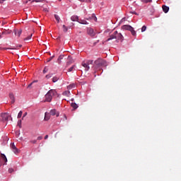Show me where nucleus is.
Segmentation results:
<instances>
[{"label": "nucleus", "mask_w": 181, "mask_h": 181, "mask_svg": "<svg viewBox=\"0 0 181 181\" xmlns=\"http://www.w3.org/2000/svg\"><path fill=\"white\" fill-rule=\"evenodd\" d=\"M58 93L55 89H50L45 95V102L50 103L53 99V96H57Z\"/></svg>", "instance_id": "obj_1"}, {"label": "nucleus", "mask_w": 181, "mask_h": 181, "mask_svg": "<svg viewBox=\"0 0 181 181\" xmlns=\"http://www.w3.org/2000/svg\"><path fill=\"white\" fill-rule=\"evenodd\" d=\"M95 66H94V71L95 72L98 71V69L101 70L102 66H107V62L106 61L102 59H98L95 61Z\"/></svg>", "instance_id": "obj_2"}, {"label": "nucleus", "mask_w": 181, "mask_h": 181, "mask_svg": "<svg viewBox=\"0 0 181 181\" xmlns=\"http://www.w3.org/2000/svg\"><path fill=\"white\" fill-rule=\"evenodd\" d=\"M113 39H116L117 42H118L119 41L122 42L124 37L121 33H118L117 31H115L112 35H110V37L107 40V42Z\"/></svg>", "instance_id": "obj_3"}, {"label": "nucleus", "mask_w": 181, "mask_h": 181, "mask_svg": "<svg viewBox=\"0 0 181 181\" xmlns=\"http://www.w3.org/2000/svg\"><path fill=\"white\" fill-rule=\"evenodd\" d=\"M93 64V60L83 61L81 64L82 66L85 68V71H88L90 69V65Z\"/></svg>", "instance_id": "obj_4"}, {"label": "nucleus", "mask_w": 181, "mask_h": 181, "mask_svg": "<svg viewBox=\"0 0 181 181\" xmlns=\"http://www.w3.org/2000/svg\"><path fill=\"white\" fill-rule=\"evenodd\" d=\"M86 33L90 37H94L96 35V33L91 28H88L87 30H86Z\"/></svg>", "instance_id": "obj_5"}, {"label": "nucleus", "mask_w": 181, "mask_h": 181, "mask_svg": "<svg viewBox=\"0 0 181 181\" xmlns=\"http://www.w3.org/2000/svg\"><path fill=\"white\" fill-rule=\"evenodd\" d=\"M1 120L3 122H7L8 119L11 117L8 113H1Z\"/></svg>", "instance_id": "obj_6"}, {"label": "nucleus", "mask_w": 181, "mask_h": 181, "mask_svg": "<svg viewBox=\"0 0 181 181\" xmlns=\"http://www.w3.org/2000/svg\"><path fill=\"white\" fill-rule=\"evenodd\" d=\"M49 115L52 116H56L57 117L59 116V113H58L56 109H52V110L49 112Z\"/></svg>", "instance_id": "obj_7"}, {"label": "nucleus", "mask_w": 181, "mask_h": 181, "mask_svg": "<svg viewBox=\"0 0 181 181\" xmlns=\"http://www.w3.org/2000/svg\"><path fill=\"white\" fill-rule=\"evenodd\" d=\"M11 148L13 150V151L17 154L19 153V150L17 148V147L15 146L14 143L11 144Z\"/></svg>", "instance_id": "obj_8"}, {"label": "nucleus", "mask_w": 181, "mask_h": 181, "mask_svg": "<svg viewBox=\"0 0 181 181\" xmlns=\"http://www.w3.org/2000/svg\"><path fill=\"white\" fill-rule=\"evenodd\" d=\"M67 60H68V61H67V62H66V64H67L68 66L72 64L74 62V59H73L72 57H68Z\"/></svg>", "instance_id": "obj_9"}, {"label": "nucleus", "mask_w": 181, "mask_h": 181, "mask_svg": "<svg viewBox=\"0 0 181 181\" xmlns=\"http://www.w3.org/2000/svg\"><path fill=\"white\" fill-rule=\"evenodd\" d=\"M50 116H51L50 113H48L47 112H46L45 113V118H44V120H45V121L49 120V119H50Z\"/></svg>", "instance_id": "obj_10"}, {"label": "nucleus", "mask_w": 181, "mask_h": 181, "mask_svg": "<svg viewBox=\"0 0 181 181\" xmlns=\"http://www.w3.org/2000/svg\"><path fill=\"white\" fill-rule=\"evenodd\" d=\"M9 97H10V99L11 100V104H14L16 100H15V97L12 93H11L9 94Z\"/></svg>", "instance_id": "obj_11"}, {"label": "nucleus", "mask_w": 181, "mask_h": 181, "mask_svg": "<svg viewBox=\"0 0 181 181\" xmlns=\"http://www.w3.org/2000/svg\"><path fill=\"white\" fill-rule=\"evenodd\" d=\"M162 8H163V11L165 13H168L169 10H170V8L166 6H162Z\"/></svg>", "instance_id": "obj_12"}, {"label": "nucleus", "mask_w": 181, "mask_h": 181, "mask_svg": "<svg viewBox=\"0 0 181 181\" xmlns=\"http://www.w3.org/2000/svg\"><path fill=\"white\" fill-rule=\"evenodd\" d=\"M122 28L124 29V30H130L131 31V30H132V26H130V25H124V26H122Z\"/></svg>", "instance_id": "obj_13"}, {"label": "nucleus", "mask_w": 181, "mask_h": 181, "mask_svg": "<svg viewBox=\"0 0 181 181\" xmlns=\"http://www.w3.org/2000/svg\"><path fill=\"white\" fill-rule=\"evenodd\" d=\"M75 88H76V84L75 83H71V84H70L67 86L68 90H71V89Z\"/></svg>", "instance_id": "obj_14"}, {"label": "nucleus", "mask_w": 181, "mask_h": 181, "mask_svg": "<svg viewBox=\"0 0 181 181\" xmlns=\"http://www.w3.org/2000/svg\"><path fill=\"white\" fill-rule=\"evenodd\" d=\"M71 20L72 21H77L78 22V16H73L71 18Z\"/></svg>", "instance_id": "obj_15"}, {"label": "nucleus", "mask_w": 181, "mask_h": 181, "mask_svg": "<svg viewBox=\"0 0 181 181\" xmlns=\"http://www.w3.org/2000/svg\"><path fill=\"white\" fill-rule=\"evenodd\" d=\"M71 94V92L69 90H65L63 92L62 95L64 96L69 97Z\"/></svg>", "instance_id": "obj_16"}, {"label": "nucleus", "mask_w": 181, "mask_h": 181, "mask_svg": "<svg viewBox=\"0 0 181 181\" xmlns=\"http://www.w3.org/2000/svg\"><path fill=\"white\" fill-rule=\"evenodd\" d=\"M54 16V18L57 21V23H60V20H61L60 17L58 15H57V14H55Z\"/></svg>", "instance_id": "obj_17"}, {"label": "nucleus", "mask_w": 181, "mask_h": 181, "mask_svg": "<svg viewBox=\"0 0 181 181\" xmlns=\"http://www.w3.org/2000/svg\"><path fill=\"white\" fill-rule=\"evenodd\" d=\"M71 106L73 107L74 110H76L78 108V105L77 103H71Z\"/></svg>", "instance_id": "obj_18"}, {"label": "nucleus", "mask_w": 181, "mask_h": 181, "mask_svg": "<svg viewBox=\"0 0 181 181\" xmlns=\"http://www.w3.org/2000/svg\"><path fill=\"white\" fill-rule=\"evenodd\" d=\"M80 24H83V25H87L88 23L87 21H86V20H78V21Z\"/></svg>", "instance_id": "obj_19"}, {"label": "nucleus", "mask_w": 181, "mask_h": 181, "mask_svg": "<svg viewBox=\"0 0 181 181\" xmlns=\"http://www.w3.org/2000/svg\"><path fill=\"white\" fill-rule=\"evenodd\" d=\"M74 70H76V65H73L72 66H71V67L68 69V71H69V72H72Z\"/></svg>", "instance_id": "obj_20"}, {"label": "nucleus", "mask_w": 181, "mask_h": 181, "mask_svg": "<svg viewBox=\"0 0 181 181\" xmlns=\"http://www.w3.org/2000/svg\"><path fill=\"white\" fill-rule=\"evenodd\" d=\"M21 33H22V30H16V31H15V35H18V37L21 36Z\"/></svg>", "instance_id": "obj_21"}, {"label": "nucleus", "mask_w": 181, "mask_h": 181, "mask_svg": "<svg viewBox=\"0 0 181 181\" xmlns=\"http://www.w3.org/2000/svg\"><path fill=\"white\" fill-rule=\"evenodd\" d=\"M64 55H59L57 61L59 62V64H61V61L64 59Z\"/></svg>", "instance_id": "obj_22"}, {"label": "nucleus", "mask_w": 181, "mask_h": 181, "mask_svg": "<svg viewBox=\"0 0 181 181\" xmlns=\"http://www.w3.org/2000/svg\"><path fill=\"white\" fill-rule=\"evenodd\" d=\"M59 80V78L58 76H54V77L52 78V82H53V83H56V82H57Z\"/></svg>", "instance_id": "obj_23"}, {"label": "nucleus", "mask_w": 181, "mask_h": 181, "mask_svg": "<svg viewBox=\"0 0 181 181\" xmlns=\"http://www.w3.org/2000/svg\"><path fill=\"white\" fill-rule=\"evenodd\" d=\"M1 158H2L3 160H4V162H5L6 163V162H8V160H7V158H6V156L4 154L1 153Z\"/></svg>", "instance_id": "obj_24"}, {"label": "nucleus", "mask_w": 181, "mask_h": 181, "mask_svg": "<svg viewBox=\"0 0 181 181\" xmlns=\"http://www.w3.org/2000/svg\"><path fill=\"white\" fill-rule=\"evenodd\" d=\"M62 28H63V31L65 33H66L69 30V28L65 25H64Z\"/></svg>", "instance_id": "obj_25"}, {"label": "nucleus", "mask_w": 181, "mask_h": 181, "mask_svg": "<svg viewBox=\"0 0 181 181\" xmlns=\"http://www.w3.org/2000/svg\"><path fill=\"white\" fill-rule=\"evenodd\" d=\"M53 76V74H49L45 76V78L47 79H49L50 78H52Z\"/></svg>", "instance_id": "obj_26"}, {"label": "nucleus", "mask_w": 181, "mask_h": 181, "mask_svg": "<svg viewBox=\"0 0 181 181\" xmlns=\"http://www.w3.org/2000/svg\"><path fill=\"white\" fill-rule=\"evenodd\" d=\"M130 32H132V35H136V31L134 30V28H132V30H130Z\"/></svg>", "instance_id": "obj_27"}, {"label": "nucleus", "mask_w": 181, "mask_h": 181, "mask_svg": "<svg viewBox=\"0 0 181 181\" xmlns=\"http://www.w3.org/2000/svg\"><path fill=\"white\" fill-rule=\"evenodd\" d=\"M32 37H33V34H31V35H30V36L25 37L24 39V40H30L32 38Z\"/></svg>", "instance_id": "obj_28"}, {"label": "nucleus", "mask_w": 181, "mask_h": 181, "mask_svg": "<svg viewBox=\"0 0 181 181\" xmlns=\"http://www.w3.org/2000/svg\"><path fill=\"white\" fill-rule=\"evenodd\" d=\"M146 26H145V25H144V26H142V28H141V32L143 33V32H145L146 30Z\"/></svg>", "instance_id": "obj_29"}, {"label": "nucleus", "mask_w": 181, "mask_h": 181, "mask_svg": "<svg viewBox=\"0 0 181 181\" xmlns=\"http://www.w3.org/2000/svg\"><path fill=\"white\" fill-rule=\"evenodd\" d=\"M23 115V112L22 110H21V112H19L18 115V118L20 119L22 117Z\"/></svg>", "instance_id": "obj_30"}, {"label": "nucleus", "mask_w": 181, "mask_h": 181, "mask_svg": "<svg viewBox=\"0 0 181 181\" xmlns=\"http://www.w3.org/2000/svg\"><path fill=\"white\" fill-rule=\"evenodd\" d=\"M32 3L33 2H36V3H39V2H43V0H33V1H31Z\"/></svg>", "instance_id": "obj_31"}, {"label": "nucleus", "mask_w": 181, "mask_h": 181, "mask_svg": "<svg viewBox=\"0 0 181 181\" xmlns=\"http://www.w3.org/2000/svg\"><path fill=\"white\" fill-rule=\"evenodd\" d=\"M13 172H14L13 168H9V169H8V173H9L10 174H12Z\"/></svg>", "instance_id": "obj_32"}, {"label": "nucleus", "mask_w": 181, "mask_h": 181, "mask_svg": "<svg viewBox=\"0 0 181 181\" xmlns=\"http://www.w3.org/2000/svg\"><path fill=\"white\" fill-rule=\"evenodd\" d=\"M47 71H48V69L46 67H45L43 71H42V73L46 74V73H47Z\"/></svg>", "instance_id": "obj_33"}, {"label": "nucleus", "mask_w": 181, "mask_h": 181, "mask_svg": "<svg viewBox=\"0 0 181 181\" xmlns=\"http://www.w3.org/2000/svg\"><path fill=\"white\" fill-rule=\"evenodd\" d=\"M18 125L19 126L20 128L22 127V122H21V120L18 121Z\"/></svg>", "instance_id": "obj_34"}, {"label": "nucleus", "mask_w": 181, "mask_h": 181, "mask_svg": "<svg viewBox=\"0 0 181 181\" xmlns=\"http://www.w3.org/2000/svg\"><path fill=\"white\" fill-rule=\"evenodd\" d=\"M54 55H53L52 57H51L48 59L47 62H50L52 60V59H54Z\"/></svg>", "instance_id": "obj_35"}, {"label": "nucleus", "mask_w": 181, "mask_h": 181, "mask_svg": "<svg viewBox=\"0 0 181 181\" xmlns=\"http://www.w3.org/2000/svg\"><path fill=\"white\" fill-rule=\"evenodd\" d=\"M83 2L90 3L91 0H82Z\"/></svg>", "instance_id": "obj_36"}, {"label": "nucleus", "mask_w": 181, "mask_h": 181, "mask_svg": "<svg viewBox=\"0 0 181 181\" xmlns=\"http://www.w3.org/2000/svg\"><path fill=\"white\" fill-rule=\"evenodd\" d=\"M11 33V31L10 32H3L2 34L4 35V34H10Z\"/></svg>", "instance_id": "obj_37"}, {"label": "nucleus", "mask_w": 181, "mask_h": 181, "mask_svg": "<svg viewBox=\"0 0 181 181\" xmlns=\"http://www.w3.org/2000/svg\"><path fill=\"white\" fill-rule=\"evenodd\" d=\"M30 142H31V144H36L37 143V140H33V141H31Z\"/></svg>", "instance_id": "obj_38"}, {"label": "nucleus", "mask_w": 181, "mask_h": 181, "mask_svg": "<svg viewBox=\"0 0 181 181\" xmlns=\"http://www.w3.org/2000/svg\"><path fill=\"white\" fill-rule=\"evenodd\" d=\"M11 48H8V47H4V48H2L3 50H9Z\"/></svg>", "instance_id": "obj_39"}, {"label": "nucleus", "mask_w": 181, "mask_h": 181, "mask_svg": "<svg viewBox=\"0 0 181 181\" xmlns=\"http://www.w3.org/2000/svg\"><path fill=\"white\" fill-rule=\"evenodd\" d=\"M42 139H43L42 136H38V137L37 138V140H42Z\"/></svg>", "instance_id": "obj_40"}, {"label": "nucleus", "mask_w": 181, "mask_h": 181, "mask_svg": "<svg viewBox=\"0 0 181 181\" xmlns=\"http://www.w3.org/2000/svg\"><path fill=\"white\" fill-rule=\"evenodd\" d=\"M43 11L45 12H49V10L47 8H43Z\"/></svg>", "instance_id": "obj_41"}, {"label": "nucleus", "mask_w": 181, "mask_h": 181, "mask_svg": "<svg viewBox=\"0 0 181 181\" xmlns=\"http://www.w3.org/2000/svg\"><path fill=\"white\" fill-rule=\"evenodd\" d=\"M93 17L94 21H97V18L95 16L94 14L93 15Z\"/></svg>", "instance_id": "obj_42"}, {"label": "nucleus", "mask_w": 181, "mask_h": 181, "mask_svg": "<svg viewBox=\"0 0 181 181\" xmlns=\"http://www.w3.org/2000/svg\"><path fill=\"white\" fill-rule=\"evenodd\" d=\"M6 22H2V23H1V25H2V26H4V25H6Z\"/></svg>", "instance_id": "obj_43"}, {"label": "nucleus", "mask_w": 181, "mask_h": 181, "mask_svg": "<svg viewBox=\"0 0 181 181\" xmlns=\"http://www.w3.org/2000/svg\"><path fill=\"white\" fill-rule=\"evenodd\" d=\"M130 13H133V14L137 15V13L135 11H131Z\"/></svg>", "instance_id": "obj_44"}, {"label": "nucleus", "mask_w": 181, "mask_h": 181, "mask_svg": "<svg viewBox=\"0 0 181 181\" xmlns=\"http://www.w3.org/2000/svg\"><path fill=\"white\" fill-rule=\"evenodd\" d=\"M48 137H49V136L48 135H46V136H45V139H48Z\"/></svg>", "instance_id": "obj_45"}, {"label": "nucleus", "mask_w": 181, "mask_h": 181, "mask_svg": "<svg viewBox=\"0 0 181 181\" xmlns=\"http://www.w3.org/2000/svg\"><path fill=\"white\" fill-rule=\"evenodd\" d=\"M151 1H152V0H146V3L151 2Z\"/></svg>", "instance_id": "obj_46"}, {"label": "nucleus", "mask_w": 181, "mask_h": 181, "mask_svg": "<svg viewBox=\"0 0 181 181\" xmlns=\"http://www.w3.org/2000/svg\"><path fill=\"white\" fill-rule=\"evenodd\" d=\"M27 115H28V113L25 112V113L24 114V115H23V118H24Z\"/></svg>", "instance_id": "obj_47"}, {"label": "nucleus", "mask_w": 181, "mask_h": 181, "mask_svg": "<svg viewBox=\"0 0 181 181\" xmlns=\"http://www.w3.org/2000/svg\"><path fill=\"white\" fill-rule=\"evenodd\" d=\"M32 86V83H30V85H28V88H30Z\"/></svg>", "instance_id": "obj_48"}, {"label": "nucleus", "mask_w": 181, "mask_h": 181, "mask_svg": "<svg viewBox=\"0 0 181 181\" xmlns=\"http://www.w3.org/2000/svg\"><path fill=\"white\" fill-rule=\"evenodd\" d=\"M60 39V37H57V40Z\"/></svg>", "instance_id": "obj_49"}, {"label": "nucleus", "mask_w": 181, "mask_h": 181, "mask_svg": "<svg viewBox=\"0 0 181 181\" xmlns=\"http://www.w3.org/2000/svg\"><path fill=\"white\" fill-rule=\"evenodd\" d=\"M22 47V45H20V47Z\"/></svg>", "instance_id": "obj_50"}, {"label": "nucleus", "mask_w": 181, "mask_h": 181, "mask_svg": "<svg viewBox=\"0 0 181 181\" xmlns=\"http://www.w3.org/2000/svg\"><path fill=\"white\" fill-rule=\"evenodd\" d=\"M0 49H1V47H0Z\"/></svg>", "instance_id": "obj_51"}]
</instances>
